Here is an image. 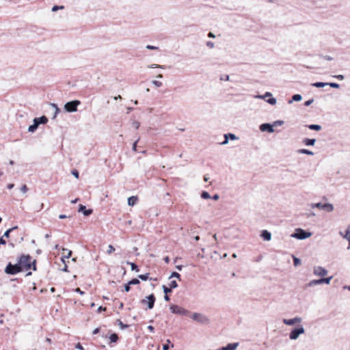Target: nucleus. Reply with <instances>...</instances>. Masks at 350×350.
Instances as JSON below:
<instances>
[{
	"mask_svg": "<svg viewBox=\"0 0 350 350\" xmlns=\"http://www.w3.org/2000/svg\"><path fill=\"white\" fill-rule=\"evenodd\" d=\"M18 264L23 271H28L32 268L33 271L36 270V260L31 261V257L29 255H22L18 260Z\"/></svg>",
	"mask_w": 350,
	"mask_h": 350,
	"instance_id": "1",
	"label": "nucleus"
},
{
	"mask_svg": "<svg viewBox=\"0 0 350 350\" xmlns=\"http://www.w3.org/2000/svg\"><path fill=\"white\" fill-rule=\"evenodd\" d=\"M312 236V233L301 228H297L291 237L299 240H304Z\"/></svg>",
	"mask_w": 350,
	"mask_h": 350,
	"instance_id": "2",
	"label": "nucleus"
},
{
	"mask_svg": "<svg viewBox=\"0 0 350 350\" xmlns=\"http://www.w3.org/2000/svg\"><path fill=\"white\" fill-rule=\"evenodd\" d=\"M312 208H317L321 210H325L328 213L332 212L334 209V206L331 203L322 204L321 202L312 203L310 204Z\"/></svg>",
	"mask_w": 350,
	"mask_h": 350,
	"instance_id": "3",
	"label": "nucleus"
},
{
	"mask_svg": "<svg viewBox=\"0 0 350 350\" xmlns=\"http://www.w3.org/2000/svg\"><path fill=\"white\" fill-rule=\"evenodd\" d=\"M5 272L7 274L15 275L19 272H21V269L19 267L18 262L15 265H12L11 262H9L5 269Z\"/></svg>",
	"mask_w": 350,
	"mask_h": 350,
	"instance_id": "4",
	"label": "nucleus"
},
{
	"mask_svg": "<svg viewBox=\"0 0 350 350\" xmlns=\"http://www.w3.org/2000/svg\"><path fill=\"white\" fill-rule=\"evenodd\" d=\"M81 104L78 100H72L64 105V109L67 112H75L77 111V107Z\"/></svg>",
	"mask_w": 350,
	"mask_h": 350,
	"instance_id": "5",
	"label": "nucleus"
},
{
	"mask_svg": "<svg viewBox=\"0 0 350 350\" xmlns=\"http://www.w3.org/2000/svg\"><path fill=\"white\" fill-rule=\"evenodd\" d=\"M191 319L193 321H196L204 325L208 324L209 323V319H208V317H206L204 314L198 312L193 313L191 314Z\"/></svg>",
	"mask_w": 350,
	"mask_h": 350,
	"instance_id": "6",
	"label": "nucleus"
},
{
	"mask_svg": "<svg viewBox=\"0 0 350 350\" xmlns=\"http://www.w3.org/2000/svg\"><path fill=\"white\" fill-rule=\"evenodd\" d=\"M170 310L172 313L182 316H187L189 314V311L177 305H171Z\"/></svg>",
	"mask_w": 350,
	"mask_h": 350,
	"instance_id": "7",
	"label": "nucleus"
},
{
	"mask_svg": "<svg viewBox=\"0 0 350 350\" xmlns=\"http://www.w3.org/2000/svg\"><path fill=\"white\" fill-rule=\"evenodd\" d=\"M155 302V297L153 294H151L141 301V304L143 305H147L148 309H152L154 307Z\"/></svg>",
	"mask_w": 350,
	"mask_h": 350,
	"instance_id": "8",
	"label": "nucleus"
},
{
	"mask_svg": "<svg viewBox=\"0 0 350 350\" xmlns=\"http://www.w3.org/2000/svg\"><path fill=\"white\" fill-rule=\"evenodd\" d=\"M305 332V329L303 326H300L297 328L293 329L289 334V338L291 340H297L299 336Z\"/></svg>",
	"mask_w": 350,
	"mask_h": 350,
	"instance_id": "9",
	"label": "nucleus"
},
{
	"mask_svg": "<svg viewBox=\"0 0 350 350\" xmlns=\"http://www.w3.org/2000/svg\"><path fill=\"white\" fill-rule=\"evenodd\" d=\"M314 274L317 276L323 277L327 274V271L321 266L314 267Z\"/></svg>",
	"mask_w": 350,
	"mask_h": 350,
	"instance_id": "10",
	"label": "nucleus"
},
{
	"mask_svg": "<svg viewBox=\"0 0 350 350\" xmlns=\"http://www.w3.org/2000/svg\"><path fill=\"white\" fill-rule=\"evenodd\" d=\"M301 321H302V319L301 317H294L293 319H284L282 320V322L286 325H293L295 323H301Z\"/></svg>",
	"mask_w": 350,
	"mask_h": 350,
	"instance_id": "11",
	"label": "nucleus"
},
{
	"mask_svg": "<svg viewBox=\"0 0 350 350\" xmlns=\"http://www.w3.org/2000/svg\"><path fill=\"white\" fill-rule=\"evenodd\" d=\"M260 129L261 131H267L270 133H272L274 132L273 125L269 124V123L262 124L260 126Z\"/></svg>",
	"mask_w": 350,
	"mask_h": 350,
	"instance_id": "12",
	"label": "nucleus"
},
{
	"mask_svg": "<svg viewBox=\"0 0 350 350\" xmlns=\"http://www.w3.org/2000/svg\"><path fill=\"white\" fill-rule=\"evenodd\" d=\"M225 140L221 143V145H226L228 143V139H230L232 140L237 139L238 137L232 133H227L224 135Z\"/></svg>",
	"mask_w": 350,
	"mask_h": 350,
	"instance_id": "13",
	"label": "nucleus"
},
{
	"mask_svg": "<svg viewBox=\"0 0 350 350\" xmlns=\"http://www.w3.org/2000/svg\"><path fill=\"white\" fill-rule=\"evenodd\" d=\"M339 234L349 241V248L350 247V226H349L347 228L345 234L342 232H339Z\"/></svg>",
	"mask_w": 350,
	"mask_h": 350,
	"instance_id": "14",
	"label": "nucleus"
},
{
	"mask_svg": "<svg viewBox=\"0 0 350 350\" xmlns=\"http://www.w3.org/2000/svg\"><path fill=\"white\" fill-rule=\"evenodd\" d=\"M40 125V122H38V120H36V118L33 119V124L32 125H30L28 127V131L30 133H33L36 131V130L38 129V126Z\"/></svg>",
	"mask_w": 350,
	"mask_h": 350,
	"instance_id": "15",
	"label": "nucleus"
},
{
	"mask_svg": "<svg viewBox=\"0 0 350 350\" xmlns=\"http://www.w3.org/2000/svg\"><path fill=\"white\" fill-rule=\"evenodd\" d=\"M239 342L229 343L227 346L221 347V350H236Z\"/></svg>",
	"mask_w": 350,
	"mask_h": 350,
	"instance_id": "16",
	"label": "nucleus"
},
{
	"mask_svg": "<svg viewBox=\"0 0 350 350\" xmlns=\"http://www.w3.org/2000/svg\"><path fill=\"white\" fill-rule=\"evenodd\" d=\"M260 236L265 241H270L271 239V234L267 230H262Z\"/></svg>",
	"mask_w": 350,
	"mask_h": 350,
	"instance_id": "17",
	"label": "nucleus"
},
{
	"mask_svg": "<svg viewBox=\"0 0 350 350\" xmlns=\"http://www.w3.org/2000/svg\"><path fill=\"white\" fill-rule=\"evenodd\" d=\"M79 212H83V215H85V216H88L90 214H92V209H88L87 210L85 208V206L82 205V204H81L79 206Z\"/></svg>",
	"mask_w": 350,
	"mask_h": 350,
	"instance_id": "18",
	"label": "nucleus"
},
{
	"mask_svg": "<svg viewBox=\"0 0 350 350\" xmlns=\"http://www.w3.org/2000/svg\"><path fill=\"white\" fill-rule=\"evenodd\" d=\"M316 142V139H308V138H306L303 140V143L306 145V146H314V144Z\"/></svg>",
	"mask_w": 350,
	"mask_h": 350,
	"instance_id": "19",
	"label": "nucleus"
},
{
	"mask_svg": "<svg viewBox=\"0 0 350 350\" xmlns=\"http://www.w3.org/2000/svg\"><path fill=\"white\" fill-rule=\"evenodd\" d=\"M302 99L301 94H294L292 99L288 100V103L291 104L293 101H300Z\"/></svg>",
	"mask_w": 350,
	"mask_h": 350,
	"instance_id": "20",
	"label": "nucleus"
},
{
	"mask_svg": "<svg viewBox=\"0 0 350 350\" xmlns=\"http://www.w3.org/2000/svg\"><path fill=\"white\" fill-rule=\"evenodd\" d=\"M51 107L54 109V115H53V118H55L57 115L59 113L60 110L58 108L57 105L55 103H51Z\"/></svg>",
	"mask_w": 350,
	"mask_h": 350,
	"instance_id": "21",
	"label": "nucleus"
},
{
	"mask_svg": "<svg viewBox=\"0 0 350 350\" xmlns=\"http://www.w3.org/2000/svg\"><path fill=\"white\" fill-rule=\"evenodd\" d=\"M62 250L63 251H66L67 252V254L66 255H64L62 257V260L64 263H65V258H69L71 255H72V251L71 250H67L66 248H62Z\"/></svg>",
	"mask_w": 350,
	"mask_h": 350,
	"instance_id": "22",
	"label": "nucleus"
},
{
	"mask_svg": "<svg viewBox=\"0 0 350 350\" xmlns=\"http://www.w3.org/2000/svg\"><path fill=\"white\" fill-rule=\"evenodd\" d=\"M137 200V198L135 196H131L128 198V204L129 206H134Z\"/></svg>",
	"mask_w": 350,
	"mask_h": 350,
	"instance_id": "23",
	"label": "nucleus"
},
{
	"mask_svg": "<svg viewBox=\"0 0 350 350\" xmlns=\"http://www.w3.org/2000/svg\"><path fill=\"white\" fill-rule=\"evenodd\" d=\"M328 85L327 83L324 82H316L312 84V86L316 88H324Z\"/></svg>",
	"mask_w": 350,
	"mask_h": 350,
	"instance_id": "24",
	"label": "nucleus"
},
{
	"mask_svg": "<svg viewBox=\"0 0 350 350\" xmlns=\"http://www.w3.org/2000/svg\"><path fill=\"white\" fill-rule=\"evenodd\" d=\"M36 120L40 122V124H46L48 122V119L46 116H42L40 118H36Z\"/></svg>",
	"mask_w": 350,
	"mask_h": 350,
	"instance_id": "25",
	"label": "nucleus"
},
{
	"mask_svg": "<svg viewBox=\"0 0 350 350\" xmlns=\"http://www.w3.org/2000/svg\"><path fill=\"white\" fill-rule=\"evenodd\" d=\"M308 128L310 129V130H314V131H320L321 129V126L319 125V124H310L308 125Z\"/></svg>",
	"mask_w": 350,
	"mask_h": 350,
	"instance_id": "26",
	"label": "nucleus"
},
{
	"mask_svg": "<svg viewBox=\"0 0 350 350\" xmlns=\"http://www.w3.org/2000/svg\"><path fill=\"white\" fill-rule=\"evenodd\" d=\"M298 152L300 154H308V155H313L314 154L313 152H312L309 150H307V149H300L298 150Z\"/></svg>",
	"mask_w": 350,
	"mask_h": 350,
	"instance_id": "27",
	"label": "nucleus"
},
{
	"mask_svg": "<svg viewBox=\"0 0 350 350\" xmlns=\"http://www.w3.org/2000/svg\"><path fill=\"white\" fill-rule=\"evenodd\" d=\"M319 284H321V279H319V280H311V281L308 283V286H314V285H319Z\"/></svg>",
	"mask_w": 350,
	"mask_h": 350,
	"instance_id": "28",
	"label": "nucleus"
},
{
	"mask_svg": "<svg viewBox=\"0 0 350 350\" xmlns=\"http://www.w3.org/2000/svg\"><path fill=\"white\" fill-rule=\"evenodd\" d=\"M17 228H18V226H14V227H12V228H11L8 229V230H6V231L4 232V234H3V237H7V238H8V237H9V236H10V233L12 231H13L14 230H16V229H17Z\"/></svg>",
	"mask_w": 350,
	"mask_h": 350,
	"instance_id": "29",
	"label": "nucleus"
},
{
	"mask_svg": "<svg viewBox=\"0 0 350 350\" xmlns=\"http://www.w3.org/2000/svg\"><path fill=\"white\" fill-rule=\"evenodd\" d=\"M118 339V336L116 334H112L109 336L110 342H116Z\"/></svg>",
	"mask_w": 350,
	"mask_h": 350,
	"instance_id": "30",
	"label": "nucleus"
},
{
	"mask_svg": "<svg viewBox=\"0 0 350 350\" xmlns=\"http://www.w3.org/2000/svg\"><path fill=\"white\" fill-rule=\"evenodd\" d=\"M127 264L131 265L132 271H135L136 272L139 271L138 267L134 262H127Z\"/></svg>",
	"mask_w": 350,
	"mask_h": 350,
	"instance_id": "31",
	"label": "nucleus"
},
{
	"mask_svg": "<svg viewBox=\"0 0 350 350\" xmlns=\"http://www.w3.org/2000/svg\"><path fill=\"white\" fill-rule=\"evenodd\" d=\"M332 276H330V277L326 278H321V284L323 283L329 284L330 283V281L332 280Z\"/></svg>",
	"mask_w": 350,
	"mask_h": 350,
	"instance_id": "32",
	"label": "nucleus"
},
{
	"mask_svg": "<svg viewBox=\"0 0 350 350\" xmlns=\"http://www.w3.org/2000/svg\"><path fill=\"white\" fill-rule=\"evenodd\" d=\"M267 102L271 105H274L276 104L277 100L275 98L271 97L268 100H267Z\"/></svg>",
	"mask_w": 350,
	"mask_h": 350,
	"instance_id": "33",
	"label": "nucleus"
},
{
	"mask_svg": "<svg viewBox=\"0 0 350 350\" xmlns=\"http://www.w3.org/2000/svg\"><path fill=\"white\" fill-rule=\"evenodd\" d=\"M293 263H294V265L295 267H297L299 266V265H301V260L299 259L298 258L295 257V256H293Z\"/></svg>",
	"mask_w": 350,
	"mask_h": 350,
	"instance_id": "34",
	"label": "nucleus"
},
{
	"mask_svg": "<svg viewBox=\"0 0 350 350\" xmlns=\"http://www.w3.org/2000/svg\"><path fill=\"white\" fill-rule=\"evenodd\" d=\"M201 197L204 199H209L211 196L207 191H202L201 193Z\"/></svg>",
	"mask_w": 350,
	"mask_h": 350,
	"instance_id": "35",
	"label": "nucleus"
},
{
	"mask_svg": "<svg viewBox=\"0 0 350 350\" xmlns=\"http://www.w3.org/2000/svg\"><path fill=\"white\" fill-rule=\"evenodd\" d=\"M152 83L157 88H160L162 86L163 83L161 81H157V80H153L152 81Z\"/></svg>",
	"mask_w": 350,
	"mask_h": 350,
	"instance_id": "36",
	"label": "nucleus"
},
{
	"mask_svg": "<svg viewBox=\"0 0 350 350\" xmlns=\"http://www.w3.org/2000/svg\"><path fill=\"white\" fill-rule=\"evenodd\" d=\"M148 275H149V273H146V274H141V275H139L138 277L139 278H140L143 281H146L148 280Z\"/></svg>",
	"mask_w": 350,
	"mask_h": 350,
	"instance_id": "37",
	"label": "nucleus"
},
{
	"mask_svg": "<svg viewBox=\"0 0 350 350\" xmlns=\"http://www.w3.org/2000/svg\"><path fill=\"white\" fill-rule=\"evenodd\" d=\"M178 278L179 280H180V275L177 273V272H172L170 276V278Z\"/></svg>",
	"mask_w": 350,
	"mask_h": 350,
	"instance_id": "38",
	"label": "nucleus"
},
{
	"mask_svg": "<svg viewBox=\"0 0 350 350\" xmlns=\"http://www.w3.org/2000/svg\"><path fill=\"white\" fill-rule=\"evenodd\" d=\"M169 286L172 289L178 286L177 282L175 280H172L170 282Z\"/></svg>",
	"mask_w": 350,
	"mask_h": 350,
	"instance_id": "39",
	"label": "nucleus"
},
{
	"mask_svg": "<svg viewBox=\"0 0 350 350\" xmlns=\"http://www.w3.org/2000/svg\"><path fill=\"white\" fill-rule=\"evenodd\" d=\"M163 290L165 295H167L168 293H170L172 291V288L170 287H167L166 286H163Z\"/></svg>",
	"mask_w": 350,
	"mask_h": 350,
	"instance_id": "40",
	"label": "nucleus"
},
{
	"mask_svg": "<svg viewBox=\"0 0 350 350\" xmlns=\"http://www.w3.org/2000/svg\"><path fill=\"white\" fill-rule=\"evenodd\" d=\"M139 283V280L138 279H132L131 280H130L129 282V284H131V285H135V284H138Z\"/></svg>",
	"mask_w": 350,
	"mask_h": 350,
	"instance_id": "41",
	"label": "nucleus"
},
{
	"mask_svg": "<svg viewBox=\"0 0 350 350\" xmlns=\"http://www.w3.org/2000/svg\"><path fill=\"white\" fill-rule=\"evenodd\" d=\"M114 251H115V248L113 247V246L112 245H109L108 250L107 251V254H111Z\"/></svg>",
	"mask_w": 350,
	"mask_h": 350,
	"instance_id": "42",
	"label": "nucleus"
},
{
	"mask_svg": "<svg viewBox=\"0 0 350 350\" xmlns=\"http://www.w3.org/2000/svg\"><path fill=\"white\" fill-rule=\"evenodd\" d=\"M118 324L122 329L128 327V325L124 324L120 320H118Z\"/></svg>",
	"mask_w": 350,
	"mask_h": 350,
	"instance_id": "43",
	"label": "nucleus"
},
{
	"mask_svg": "<svg viewBox=\"0 0 350 350\" xmlns=\"http://www.w3.org/2000/svg\"><path fill=\"white\" fill-rule=\"evenodd\" d=\"M283 124H284L283 120H277V121H275L272 125H273V126H282Z\"/></svg>",
	"mask_w": 350,
	"mask_h": 350,
	"instance_id": "44",
	"label": "nucleus"
},
{
	"mask_svg": "<svg viewBox=\"0 0 350 350\" xmlns=\"http://www.w3.org/2000/svg\"><path fill=\"white\" fill-rule=\"evenodd\" d=\"M139 125L140 124L138 121L135 120L132 122V126L136 129H137L139 127Z\"/></svg>",
	"mask_w": 350,
	"mask_h": 350,
	"instance_id": "45",
	"label": "nucleus"
},
{
	"mask_svg": "<svg viewBox=\"0 0 350 350\" xmlns=\"http://www.w3.org/2000/svg\"><path fill=\"white\" fill-rule=\"evenodd\" d=\"M329 86L334 88H338L340 87L339 84L336 83H327Z\"/></svg>",
	"mask_w": 350,
	"mask_h": 350,
	"instance_id": "46",
	"label": "nucleus"
},
{
	"mask_svg": "<svg viewBox=\"0 0 350 350\" xmlns=\"http://www.w3.org/2000/svg\"><path fill=\"white\" fill-rule=\"evenodd\" d=\"M28 190V188L27 187L26 185H23L21 187V191L23 193H25Z\"/></svg>",
	"mask_w": 350,
	"mask_h": 350,
	"instance_id": "47",
	"label": "nucleus"
},
{
	"mask_svg": "<svg viewBox=\"0 0 350 350\" xmlns=\"http://www.w3.org/2000/svg\"><path fill=\"white\" fill-rule=\"evenodd\" d=\"M206 45L209 49H213V48H214V46H215L214 43H213V42H211V41H208V42H206Z\"/></svg>",
	"mask_w": 350,
	"mask_h": 350,
	"instance_id": "48",
	"label": "nucleus"
},
{
	"mask_svg": "<svg viewBox=\"0 0 350 350\" xmlns=\"http://www.w3.org/2000/svg\"><path fill=\"white\" fill-rule=\"evenodd\" d=\"M314 102V99H310L304 103V105L306 107L310 106Z\"/></svg>",
	"mask_w": 350,
	"mask_h": 350,
	"instance_id": "49",
	"label": "nucleus"
},
{
	"mask_svg": "<svg viewBox=\"0 0 350 350\" xmlns=\"http://www.w3.org/2000/svg\"><path fill=\"white\" fill-rule=\"evenodd\" d=\"M64 8V6H57V5H55L52 8V11L53 12H55L59 9H63Z\"/></svg>",
	"mask_w": 350,
	"mask_h": 350,
	"instance_id": "50",
	"label": "nucleus"
},
{
	"mask_svg": "<svg viewBox=\"0 0 350 350\" xmlns=\"http://www.w3.org/2000/svg\"><path fill=\"white\" fill-rule=\"evenodd\" d=\"M148 68H163V67L159 64H151V65L148 66Z\"/></svg>",
	"mask_w": 350,
	"mask_h": 350,
	"instance_id": "51",
	"label": "nucleus"
},
{
	"mask_svg": "<svg viewBox=\"0 0 350 350\" xmlns=\"http://www.w3.org/2000/svg\"><path fill=\"white\" fill-rule=\"evenodd\" d=\"M146 48L147 49H149V50H156V49H158L157 46H152V45H147L146 46Z\"/></svg>",
	"mask_w": 350,
	"mask_h": 350,
	"instance_id": "52",
	"label": "nucleus"
},
{
	"mask_svg": "<svg viewBox=\"0 0 350 350\" xmlns=\"http://www.w3.org/2000/svg\"><path fill=\"white\" fill-rule=\"evenodd\" d=\"M334 77L336 78L337 79H339L340 81H342V80H343L345 79V77L342 75H334Z\"/></svg>",
	"mask_w": 350,
	"mask_h": 350,
	"instance_id": "53",
	"label": "nucleus"
},
{
	"mask_svg": "<svg viewBox=\"0 0 350 350\" xmlns=\"http://www.w3.org/2000/svg\"><path fill=\"white\" fill-rule=\"evenodd\" d=\"M72 174L75 177H76L77 178H79V172H78V171H77V170H72Z\"/></svg>",
	"mask_w": 350,
	"mask_h": 350,
	"instance_id": "54",
	"label": "nucleus"
},
{
	"mask_svg": "<svg viewBox=\"0 0 350 350\" xmlns=\"http://www.w3.org/2000/svg\"><path fill=\"white\" fill-rule=\"evenodd\" d=\"M75 348L79 349V350H83V346L81 345V343L78 342L76 345H75Z\"/></svg>",
	"mask_w": 350,
	"mask_h": 350,
	"instance_id": "55",
	"label": "nucleus"
},
{
	"mask_svg": "<svg viewBox=\"0 0 350 350\" xmlns=\"http://www.w3.org/2000/svg\"><path fill=\"white\" fill-rule=\"evenodd\" d=\"M139 141V139L135 142L133 144V147H132V149L133 151H136L137 150V142Z\"/></svg>",
	"mask_w": 350,
	"mask_h": 350,
	"instance_id": "56",
	"label": "nucleus"
},
{
	"mask_svg": "<svg viewBox=\"0 0 350 350\" xmlns=\"http://www.w3.org/2000/svg\"><path fill=\"white\" fill-rule=\"evenodd\" d=\"M323 58L327 61H332L333 59V58L329 55H325L323 57Z\"/></svg>",
	"mask_w": 350,
	"mask_h": 350,
	"instance_id": "57",
	"label": "nucleus"
},
{
	"mask_svg": "<svg viewBox=\"0 0 350 350\" xmlns=\"http://www.w3.org/2000/svg\"><path fill=\"white\" fill-rule=\"evenodd\" d=\"M130 285H131V284H129V283H128V284H126L124 286V291H125L126 292H129V291H130Z\"/></svg>",
	"mask_w": 350,
	"mask_h": 350,
	"instance_id": "58",
	"label": "nucleus"
},
{
	"mask_svg": "<svg viewBox=\"0 0 350 350\" xmlns=\"http://www.w3.org/2000/svg\"><path fill=\"white\" fill-rule=\"evenodd\" d=\"M106 310V308H104L103 306H99L97 311L98 312H100L101 311H105Z\"/></svg>",
	"mask_w": 350,
	"mask_h": 350,
	"instance_id": "59",
	"label": "nucleus"
},
{
	"mask_svg": "<svg viewBox=\"0 0 350 350\" xmlns=\"http://www.w3.org/2000/svg\"><path fill=\"white\" fill-rule=\"evenodd\" d=\"M148 329L150 330V332L154 333V328L152 325L148 326Z\"/></svg>",
	"mask_w": 350,
	"mask_h": 350,
	"instance_id": "60",
	"label": "nucleus"
},
{
	"mask_svg": "<svg viewBox=\"0 0 350 350\" xmlns=\"http://www.w3.org/2000/svg\"><path fill=\"white\" fill-rule=\"evenodd\" d=\"M263 96H265V98L267 97H271L272 94L269 92H267Z\"/></svg>",
	"mask_w": 350,
	"mask_h": 350,
	"instance_id": "61",
	"label": "nucleus"
},
{
	"mask_svg": "<svg viewBox=\"0 0 350 350\" xmlns=\"http://www.w3.org/2000/svg\"><path fill=\"white\" fill-rule=\"evenodd\" d=\"M75 291H76L77 293H79L80 295H83V294H84V292H83V291H82L79 288H77L75 289Z\"/></svg>",
	"mask_w": 350,
	"mask_h": 350,
	"instance_id": "62",
	"label": "nucleus"
},
{
	"mask_svg": "<svg viewBox=\"0 0 350 350\" xmlns=\"http://www.w3.org/2000/svg\"><path fill=\"white\" fill-rule=\"evenodd\" d=\"M99 332H100V329L98 327H97V328H96V329H94L93 330L92 334H97L98 333H99Z\"/></svg>",
	"mask_w": 350,
	"mask_h": 350,
	"instance_id": "63",
	"label": "nucleus"
},
{
	"mask_svg": "<svg viewBox=\"0 0 350 350\" xmlns=\"http://www.w3.org/2000/svg\"><path fill=\"white\" fill-rule=\"evenodd\" d=\"M169 349V346L167 344H165L163 345V350H168Z\"/></svg>",
	"mask_w": 350,
	"mask_h": 350,
	"instance_id": "64",
	"label": "nucleus"
}]
</instances>
